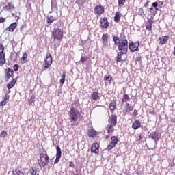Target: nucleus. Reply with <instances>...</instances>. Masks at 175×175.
<instances>
[{"label":"nucleus","instance_id":"bb28decb","mask_svg":"<svg viewBox=\"0 0 175 175\" xmlns=\"http://www.w3.org/2000/svg\"><path fill=\"white\" fill-rule=\"evenodd\" d=\"M29 173L31 175L38 174V167L33 165V167L29 170Z\"/></svg>","mask_w":175,"mask_h":175},{"label":"nucleus","instance_id":"4be33fe9","mask_svg":"<svg viewBox=\"0 0 175 175\" xmlns=\"http://www.w3.org/2000/svg\"><path fill=\"white\" fill-rule=\"evenodd\" d=\"M5 53H0V66H2V65H5V64H6V59L5 58Z\"/></svg>","mask_w":175,"mask_h":175},{"label":"nucleus","instance_id":"8fccbe9b","mask_svg":"<svg viewBox=\"0 0 175 175\" xmlns=\"http://www.w3.org/2000/svg\"><path fill=\"white\" fill-rule=\"evenodd\" d=\"M146 24H154V21H152V19H148V21L146 23Z\"/></svg>","mask_w":175,"mask_h":175},{"label":"nucleus","instance_id":"f8f14e48","mask_svg":"<svg viewBox=\"0 0 175 175\" xmlns=\"http://www.w3.org/2000/svg\"><path fill=\"white\" fill-rule=\"evenodd\" d=\"M150 137H151V139L154 140L155 143H157L159 140L161 135H159V133L153 131L150 134Z\"/></svg>","mask_w":175,"mask_h":175},{"label":"nucleus","instance_id":"ea45409f","mask_svg":"<svg viewBox=\"0 0 175 175\" xmlns=\"http://www.w3.org/2000/svg\"><path fill=\"white\" fill-rule=\"evenodd\" d=\"M87 61H88V57L85 56L81 57L80 59L81 64H84V62H87Z\"/></svg>","mask_w":175,"mask_h":175},{"label":"nucleus","instance_id":"603ef678","mask_svg":"<svg viewBox=\"0 0 175 175\" xmlns=\"http://www.w3.org/2000/svg\"><path fill=\"white\" fill-rule=\"evenodd\" d=\"M152 8H158V3L154 2L152 3Z\"/></svg>","mask_w":175,"mask_h":175},{"label":"nucleus","instance_id":"9d476101","mask_svg":"<svg viewBox=\"0 0 175 175\" xmlns=\"http://www.w3.org/2000/svg\"><path fill=\"white\" fill-rule=\"evenodd\" d=\"M109 25H110V23H109L107 18L104 17L103 18H101L100 23V28L107 29L109 28Z\"/></svg>","mask_w":175,"mask_h":175},{"label":"nucleus","instance_id":"c85d7f7f","mask_svg":"<svg viewBox=\"0 0 175 175\" xmlns=\"http://www.w3.org/2000/svg\"><path fill=\"white\" fill-rule=\"evenodd\" d=\"M124 54H126V52L120 51L118 53L116 59L117 62H121L122 61V55H124Z\"/></svg>","mask_w":175,"mask_h":175},{"label":"nucleus","instance_id":"a18cd8bd","mask_svg":"<svg viewBox=\"0 0 175 175\" xmlns=\"http://www.w3.org/2000/svg\"><path fill=\"white\" fill-rule=\"evenodd\" d=\"M18 68H20V66H18V64H15L14 66V70L15 72H18Z\"/></svg>","mask_w":175,"mask_h":175},{"label":"nucleus","instance_id":"2f4dec72","mask_svg":"<svg viewBox=\"0 0 175 175\" xmlns=\"http://www.w3.org/2000/svg\"><path fill=\"white\" fill-rule=\"evenodd\" d=\"M88 136H89V137H94V136H96V131L94 129H90L88 131Z\"/></svg>","mask_w":175,"mask_h":175},{"label":"nucleus","instance_id":"f704fd0d","mask_svg":"<svg viewBox=\"0 0 175 175\" xmlns=\"http://www.w3.org/2000/svg\"><path fill=\"white\" fill-rule=\"evenodd\" d=\"M87 2V0H76L75 3L79 5V6H83Z\"/></svg>","mask_w":175,"mask_h":175},{"label":"nucleus","instance_id":"69168bd1","mask_svg":"<svg viewBox=\"0 0 175 175\" xmlns=\"http://www.w3.org/2000/svg\"><path fill=\"white\" fill-rule=\"evenodd\" d=\"M75 175H79V174H75Z\"/></svg>","mask_w":175,"mask_h":175},{"label":"nucleus","instance_id":"58836bf2","mask_svg":"<svg viewBox=\"0 0 175 175\" xmlns=\"http://www.w3.org/2000/svg\"><path fill=\"white\" fill-rule=\"evenodd\" d=\"M0 54H5V46L2 43H0Z\"/></svg>","mask_w":175,"mask_h":175},{"label":"nucleus","instance_id":"423d86ee","mask_svg":"<svg viewBox=\"0 0 175 175\" xmlns=\"http://www.w3.org/2000/svg\"><path fill=\"white\" fill-rule=\"evenodd\" d=\"M53 64V57L50 53H46V57L44 60V64L43 65L44 68L43 70H46V69H49L50 66Z\"/></svg>","mask_w":175,"mask_h":175},{"label":"nucleus","instance_id":"473e14b6","mask_svg":"<svg viewBox=\"0 0 175 175\" xmlns=\"http://www.w3.org/2000/svg\"><path fill=\"white\" fill-rule=\"evenodd\" d=\"M55 20L53 16H47L46 17V23H48V24H52V23H54Z\"/></svg>","mask_w":175,"mask_h":175},{"label":"nucleus","instance_id":"ddd939ff","mask_svg":"<svg viewBox=\"0 0 175 175\" xmlns=\"http://www.w3.org/2000/svg\"><path fill=\"white\" fill-rule=\"evenodd\" d=\"M3 10H5V12H12V10H14L15 7L14 5L10 2L8 3V5H5L3 8Z\"/></svg>","mask_w":175,"mask_h":175},{"label":"nucleus","instance_id":"412c9836","mask_svg":"<svg viewBox=\"0 0 175 175\" xmlns=\"http://www.w3.org/2000/svg\"><path fill=\"white\" fill-rule=\"evenodd\" d=\"M121 16H122V14H121L120 11L116 12L113 18L114 22L120 23V20H121Z\"/></svg>","mask_w":175,"mask_h":175},{"label":"nucleus","instance_id":"a878e982","mask_svg":"<svg viewBox=\"0 0 175 175\" xmlns=\"http://www.w3.org/2000/svg\"><path fill=\"white\" fill-rule=\"evenodd\" d=\"M100 95L98 92H94L92 94V100H98L100 98Z\"/></svg>","mask_w":175,"mask_h":175},{"label":"nucleus","instance_id":"09e8293b","mask_svg":"<svg viewBox=\"0 0 175 175\" xmlns=\"http://www.w3.org/2000/svg\"><path fill=\"white\" fill-rule=\"evenodd\" d=\"M139 112L137 110L135 109L133 112V116H135V117H136V116H138Z\"/></svg>","mask_w":175,"mask_h":175},{"label":"nucleus","instance_id":"4c0bfd02","mask_svg":"<svg viewBox=\"0 0 175 175\" xmlns=\"http://www.w3.org/2000/svg\"><path fill=\"white\" fill-rule=\"evenodd\" d=\"M138 14L139 16H146V12H144V8H143V7L139 8Z\"/></svg>","mask_w":175,"mask_h":175},{"label":"nucleus","instance_id":"2eb2a0df","mask_svg":"<svg viewBox=\"0 0 175 175\" xmlns=\"http://www.w3.org/2000/svg\"><path fill=\"white\" fill-rule=\"evenodd\" d=\"M110 37H109V34L105 33L103 34L101 40H102V44L105 46H107V43L109 42V39Z\"/></svg>","mask_w":175,"mask_h":175},{"label":"nucleus","instance_id":"aec40b11","mask_svg":"<svg viewBox=\"0 0 175 175\" xmlns=\"http://www.w3.org/2000/svg\"><path fill=\"white\" fill-rule=\"evenodd\" d=\"M140 126H142V123L139 120H137L133 122V124H132L133 129H135V130L139 129Z\"/></svg>","mask_w":175,"mask_h":175},{"label":"nucleus","instance_id":"72a5a7b5","mask_svg":"<svg viewBox=\"0 0 175 175\" xmlns=\"http://www.w3.org/2000/svg\"><path fill=\"white\" fill-rule=\"evenodd\" d=\"M18 55L16 52L11 53V55L10 57L11 61H16V59H17Z\"/></svg>","mask_w":175,"mask_h":175},{"label":"nucleus","instance_id":"a211bd4d","mask_svg":"<svg viewBox=\"0 0 175 175\" xmlns=\"http://www.w3.org/2000/svg\"><path fill=\"white\" fill-rule=\"evenodd\" d=\"M104 81L105 85H109L111 84V81H113V77L111 75H105L104 76Z\"/></svg>","mask_w":175,"mask_h":175},{"label":"nucleus","instance_id":"0eeeda50","mask_svg":"<svg viewBox=\"0 0 175 175\" xmlns=\"http://www.w3.org/2000/svg\"><path fill=\"white\" fill-rule=\"evenodd\" d=\"M139 46L140 44L139 42H130L129 44V49L131 53H135V51H137V50H139Z\"/></svg>","mask_w":175,"mask_h":175},{"label":"nucleus","instance_id":"f03ea898","mask_svg":"<svg viewBox=\"0 0 175 175\" xmlns=\"http://www.w3.org/2000/svg\"><path fill=\"white\" fill-rule=\"evenodd\" d=\"M77 104H79V100L75 101L72 103V107H70L69 111V117L72 122L71 125H72L73 126H75V125H77V123L76 124V122L81 120V113H80V111H79L77 109H76V108H75V107H73L75 106V105Z\"/></svg>","mask_w":175,"mask_h":175},{"label":"nucleus","instance_id":"de8ad7c7","mask_svg":"<svg viewBox=\"0 0 175 175\" xmlns=\"http://www.w3.org/2000/svg\"><path fill=\"white\" fill-rule=\"evenodd\" d=\"M5 21H6V18H3V17H0V24H1V23H5Z\"/></svg>","mask_w":175,"mask_h":175},{"label":"nucleus","instance_id":"bf43d9fd","mask_svg":"<svg viewBox=\"0 0 175 175\" xmlns=\"http://www.w3.org/2000/svg\"><path fill=\"white\" fill-rule=\"evenodd\" d=\"M173 54L175 56V46L174 47Z\"/></svg>","mask_w":175,"mask_h":175},{"label":"nucleus","instance_id":"5701e85b","mask_svg":"<svg viewBox=\"0 0 175 175\" xmlns=\"http://www.w3.org/2000/svg\"><path fill=\"white\" fill-rule=\"evenodd\" d=\"M16 28H17V23L15 22L10 25V26L7 28V31L9 32H14Z\"/></svg>","mask_w":175,"mask_h":175},{"label":"nucleus","instance_id":"7c9ffc66","mask_svg":"<svg viewBox=\"0 0 175 175\" xmlns=\"http://www.w3.org/2000/svg\"><path fill=\"white\" fill-rule=\"evenodd\" d=\"M131 100V98L128 94H124L122 98V103H128Z\"/></svg>","mask_w":175,"mask_h":175},{"label":"nucleus","instance_id":"6e6552de","mask_svg":"<svg viewBox=\"0 0 175 175\" xmlns=\"http://www.w3.org/2000/svg\"><path fill=\"white\" fill-rule=\"evenodd\" d=\"M5 80L6 81H9L10 80V77L13 79V77L14 76V71L13 69L8 68L5 70Z\"/></svg>","mask_w":175,"mask_h":175},{"label":"nucleus","instance_id":"f3484780","mask_svg":"<svg viewBox=\"0 0 175 175\" xmlns=\"http://www.w3.org/2000/svg\"><path fill=\"white\" fill-rule=\"evenodd\" d=\"M94 11L98 16H100V14H103V13L105 12V8L102 5H96L94 8Z\"/></svg>","mask_w":175,"mask_h":175},{"label":"nucleus","instance_id":"6e6d98bb","mask_svg":"<svg viewBox=\"0 0 175 175\" xmlns=\"http://www.w3.org/2000/svg\"><path fill=\"white\" fill-rule=\"evenodd\" d=\"M142 139H143V135H140L139 136L138 140H142Z\"/></svg>","mask_w":175,"mask_h":175},{"label":"nucleus","instance_id":"a19ab883","mask_svg":"<svg viewBox=\"0 0 175 175\" xmlns=\"http://www.w3.org/2000/svg\"><path fill=\"white\" fill-rule=\"evenodd\" d=\"M8 136V131L3 130L0 134V137H6Z\"/></svg>","mask_w":175,"mask_h":175},{"label":"nucleus","instance_id":"13d9d810","mask_svg":"<svg viewBox=\"0 0 175 175\" xmlns=\"http://www.w3.org/2000/svg\"><path fill=\"white\" fill-rule=\"evenodd\" d=\"M154 10H155V12H157V11H159V9H158V8H154Z\"/></svg>","mask_w":175,"mask_h":175},{"label":"nucleus","instance_id":"0e129e2a","mask_svg":"<svg viewBox=\"0 0 175 175\" xmlns=\"http://www.w3.org/2000/svg\"><path fill=\"white\" fill-rule=\"evenodd\" d=\"M108 137H109V135L106 137V139H107Z\"/></svg>","mask_w":175,"mask_h":175},{"label":"nucleus","instance_id":"3c124183","mask_svg":"<svg viewBox=\"0 0 175 175\" xmlns=\"http://www.w3.org/2000/svg\"><path fill=\"white\" fill-rule=\"evenodd\" d=\"M69 167H72L73 169H75V163H73V162H70L69 163Z\"/></svg>","mask_w":175,"mask_h":175},{"label":"nucleus","instance_id":"5fc2aeb1","mask_svg":"<svg viewBox=\"0 0 175 175\" xmlns=\"http://www.w3.org/2000/svg\"><path fill=\"white\" fill-rule=\"evenodd\" d=\"M148 3H150V1H147L146 3L144 4L145 8H148Z\"/></svg>","mask_w":175,"mask_h":175},{"label":"nucleus","instance_id":"864d4df0","mask_svg":"<svg viewBox=\"0 0 175 175\" xmlns=\"http://www.w3.org/2000/svg\"><path fill=\"white\" fill-rule=\"evenodd\" d=\"M0 103H1V106H5V105H6V99H4L3 101Z\"/></svg>","mask_w":175,"mask_h":175},{"label":"nucleus","instance_id":"79ce46f5","mask_svg":"<svg viewBox=\"0 0 175 175\" xmlns=\"http://www.w3.org/2000/svg\"><path fill=\"white\" fill-rule=\"evenodd\" d=\"M146 29L148 31H152V24L146 23Z\"/></svg>","mask_w":175,"mask_h":175},{"label":"nucleus","instance_id":"680f3d73","mask_svg":"<svg viewBox=\"0 0 175 175\" xmlns=\"http://www.w3.org/2000/svg\"><path fill=\"white\" fill-rule=\"evenodd\" d=\"M171 121H172V122H175V118H172V119L171 120Z\"/></svg>","mask_w":175,"mask_h":175},{"label":"nucleus","instance_id":"052dcab7","mask_svg":"<svg viewBox=\"0 0 175 175\" xmlns=\"http://www.w3.org/2000/svg\"><path fill=\"white\" fill-rule=\"evenodd\" d=\"M137 61H142V58H141V57H138V58L137 59Z\"/></svg>","mask_w":175,"mask_h":175},{"label":"nucleus","instance_id":"c03bdc74","mask_svg":"<svg viewBox=\"0 0 175 175\" xmlns=\"http://www.w3.org/2000/svg\"><path fill=\"white\" fill-rule=\"evenodd\" d=\"M149 10L150 13H152L153 14H157V11H155V9H154L153 8H150Z\"/></svg>","mask_w":175,"mask_h":175},{"label":"nucleus","instance_id":"393cba45","mask_svg":"<svg viewBox=\"0 0 175 175\" xmlns=\"http://www.w3.org/2000/svg\"><path fill=\"white\" fill-rule=\"evenodd\" d=\"M159 39L160 40V44H165L167 40H169V36H163L162 37H160Z\"/></svg>","mask_w":175,"mask_h":175},{"label":"nucleus","instance_id":"e433bc0d","mask_svg":"<svg viewBox=\"0 0 175 175\" xmlns=\"http://www.w3.org/2000/svg\"><path fill=\"white\" fill-rule=\"evenodd\" d=\"M126 2V0H118V3L119 8H122L124 5H125V3Z\"/></svg>","mask_w":175,"mask_h":175},{"label":"nucleus","instance_id":"4468645a","mask_svg":"<svg viewBox=\"0 0 175 175\" xmlns=\"http://www.w3.org/2000/svg\"><path fill=\"white\" fill-rule=\"evenodd\" d=\"M133 110V106L130 105L129 103H126L124 109L123 111L124 114H129L131 111Z\"/></svg>","mask_w":175,"mask_h":175},{"label":"nucleus","instance_id":"c756f323","mask_svg":"<svg viewBox=\"0 0 175 175\" xmlns=\"http://www.w3.org/2000/svg\"><path fill=\"white\" fill-rule=\"evenodd\" d=\"M28 59V53L25 52L21 58V64H25Z\"/></svg>","mask_w":175,"mask_h":175},{"label":"nucleus","instance_id":"20e7f679","mask_svg":"<svg viewBox=\"0 0 175 175\" xmlns=\"http://www.w3.org/2000/svg\"><path fill=\"white\" fill-rule=\"evenodd\" d=\"M50 163V157L49 154H47V151L44 150L42 153H40L38 159V166L43 169V167H46V166L49 165Z\"/></svg>","mask_w":175,"mask_h":175},{"label":"nucleus","instance_id":"6ab92c4d","mask_svg":"<svg viewBox=\"0 0 175 175\" xmlns=\"http://www.w3.org/2000/svg\"><path fill=\"white\" fill-rule=\"evenodd\" d=\"M109 110L111 114H114V110H116L117 107V104L116 103V100H113L109 103Z\"/></svg>","mask_w":175,"mask_h":175},{"label":"nucleus","instance_id":"39448f33","mask_svg":"<svg viewBox=\"0 0 175 175\" xmlns=\"http://www.w3.org/2000/svg\"><path fill=\"white\" fill-rule=\"evenodd\" d=\"M109 124L107 126V130L108 133H113L114 131V126L117 125V115L112 114L108 119Z\"/></svg>","mask_w":175,"mask_h":175},{"label":"nucleus","instance_id":"c9c22d12","mask_svg":"<svg viewBox=\"0 0 175 175\" xmlns=\"http://www.w3.org/2000/svg\"><path fill=\"white\" fill-rule=\"evenodd\" d=\"M66 77V74L65 73V72H63L62 75V78L60 79V84L62 85H64V83H65V79Z\"/></svg>","mask_w":175,"mask_h":175},{"label":"nucleus","instance_id":"49530a36","mask_svg":"<svg viewBox=\"0 0 175 175\" xmlns=\"http://www.w3.org/2000/svg\"><path fill=\"white\" fill-rule=\"evenodd\" d=\"M149 113L150 114H155V109L154 108H152L149 110Z\"/></svg>","mask_w":175,"mask_h":175},{"label":"nucleus","instance_id":"37998d69","mask_svg":"<svg viewBox=\"0 0 175 175\" xmlns=\"http://www.w3.org/2000/svg\"><path fill=\"white\" fill-rule=\"evenodd\" d=\"M28 103L31 106V105H33V103H35V100H33V98H31L28 100Z\"/></svg>","mask_w":175,"mask_h":175},{"label":"nucleus","instance_id":"dca6fc26","mask_svg":"<svg viewBox=\"0 0 175 175\" xmlns=\"http://www.w3.org/2000/svg\"><path fill=\"white\" fill-rule=\"evenodd\" d=\"M91 152L94 154H98L99 152V144L94 143L92 145Z\"/></svg>","mask_w":175,"mask_h":175},{"label":"nucleus","instance_id":"9b49d317","mask_svg":"<svg viewBox=\"0 0 175 175\" xmlns=\"http://www.w3.org/2000/svg\"><path fill=\"white\" fill-rule=\"evenodd\" d=\"M62 155V152L61 150V148L59 146L56 147V159L54 161V164L57 165L58 162H59V159H61V157Z\"/></svg>","mask_w":175,"mask_h":175},{"label":"nucleus","instance_id":"e2e57ef3","mask_svg":"<svg viewBox=\"0 0 175 175\" xmlns=\"http://www.w3.org/2000/svg\"><path fill=\"white\" fill-rule=\"evenodd\" d=\"M1 106H2V104H1V103L0 102V107H1Z\"/></svg>","mask_w":175,"mask_h":175},{"label":"nucleus","instance_id":"f257e3e1","mask_svg":"<svg viewBox=\"0 0 175 175\" xmlns=\"http://www.w3.org/2000/svg\"><path fill=\"white\" fill-rule=\"evenodd\" d=\"M113 42H114L115 46H118V50L123 53H128V40L124 34L121 36L120 40V37L113 36Z\"/></svg>","mask_w":175,"mask_h":175},{"label":"nucleus","instance_id":"cd10ccee","mask_svg":"<svg viewBox=\"0 0 175 175\" xmlns=\"http://www.w3.org/2000/svg\"><path fill=\"white\" fill-rule=\"evenodd\" d=\"M12 175H24V172L20 168H16L12 170Z\"/></svg>","mask_w":175,"mask_h":175},{"label":"nucleus","instance_id":"4d7b16f0","mask_svg":"<svg viewBox=\"0 0 175 175\" xmlns=\"http://www.w3.org/2000/svg\"><path fill=\"white\" fill-rule=\"evenodd\" d=\"M174 165H175V163H174V162H173L172 163L170 164V167H173V166H174Z\"/></svg>","mask_w":175,"mask_h":175},{"label":"nucleus","instance_id":"b1692460","mask_svg":"<svg viewBox=\"0 0 175 175\" xmlns=\"http://www.w3.org/2000/svg\"><path fill=\"white\" fill-rule=\"evenodd\" d=\"M16 83H17V79H13L8 85H7V88L8 90H12L14 85H16Z\"/></svg>","mask_w":175,"mask_h":175},{"label":"nucleus","instance_id":"7ed1b4c3","mask_svg":"<svg viewBox=\"0 0 175 175\" xmlns=\"http://www.w3.org/2000/svg\"><path fill=\"white\" fill-rule=\"evenodd\" d=\"M51 36L53 39V46L58 47L61 43V40L64 39V31L59 28H56L51 32Z\"/></svg>","mask_w":175,"mask_h":175},{"label":"nucleus","instance_id":"1a4fd4ad","mask_svg":"<svg viewBox=\"0 0 175 175\" xmlns=\"http://www.w3.org/2000/svg\"><path fill=\"white\" fill-rule=\"evenodd\" d=\"M117 143H118V138H117L116 136L111 137L110 144L107 146V150H113V148L116 147Z\"/></svg>","mask_w":175,"mask_h":175}]
</instances>
